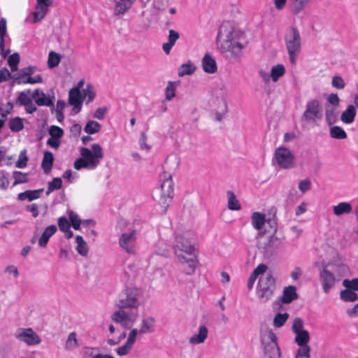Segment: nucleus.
<instances>
[{
    "label": "nucleus",
    "mask_w": 358,
    "mask_h": 358,
    "mask_svg": "<svg viewBox=\"0 0 358 358\" xmlns=\"http://www.w3.org/2000/svg\"><path fill=\"white\" fill-rule=\"evenodd\" d=\"M286 47L290 62L295 63L296 56L301 50V36L296 28H292L285 36Z\"/></svg>",
    "instance_id": "nucleus-11"
},
{
    "label": "nucleus",
    "mask_w": 358,
    "mask_h": 358,
    "mask_svg": "<svg viewBox=\"0 0 358 358\" xmlns=\"http://www.w3.org/2000/svg\"><path fill=\"white\" fill-rule=\"evenodd\" d=\"M13 104L10 101L8 102L4 107H0V114L3 117H6L13 110Z\"/></svg>",
    "instance_id": "nucleus-64"
},
{
    "label": "nucleus",
    "mask_w": 358,
    "mask_h": 358,
    "mask_svg": "<svg viewBox=\"0 0 358 358\" xmlns=\"http://www.w3.org/2000/svg\"><path fill=\"white\" fill-rule=\"evenodd\" d=\"M194 234L181 224L174 228V250L177 262L182 272L192 275L198 266L195 248L192 243Z\"/></svg>",
    "instance_id": "nucleus-1"
},
{
    "label": "nucleus",
    "mask_w": 358,
    "mask_h": 358,
    "mask_svg": "<svg viewBox=\"0 0 358 358\" xmlns=\"http://www.w3.org/2000/svg\"><path fill=\"white\" fill-rule=\"evenodd\" d=\"M179 34L173 29L169 31L168 42L163 44V50L166 54H169L171 49L176 41L179 38Z\"/></svg>",
    "instance_id": "nucleus-30"
},
{
    "label": "nucleus",
    "mask_w": 358,
    "mask_h": 358,
    "mask_svg": "<svg viewBox=\"0 0 358 358\" xmlns=\"http://www.w3.org/2000/svg\"><path fill=\"white\" fill-rule=\"evenodd\" d=\"M62 180L60 178H55L52 181L48 182V188L46 194L49 195L55 189H59L62 187Z\"/></svg>",
    "instance_id": "nucleus-46"
},
{
    "label": "nucleus",
    "mask_w": 358,
    "mask_h": 358,
    "mask_svg": "<svg viewBox=\"0 0 358 358\" xmlns=\"http://www.w3.org/2000/svg\"><path fill=\"white\" fill-rule=\"evenodd\" d=\"M141 292L136 288H127L119 296L117 302L118 310L111 315V320L120 324L126 329H130L138 316Z\"/></svg>",
    "instance_id": "nucleus-2"
},
{
    "label": "nucleus",
    "mask_w": 358,
    "mask_h": 358,
    "mask_svg": "<svg viewBox=\"0 0 358 358\" xmlns=\"http://www.w3.org/2000/svg\"><path fill=\"white\" fill-rule=\"evenodd\" d=\"M83 96H85V98L87 99V103L92 101L96 95V92H95L94 87L92 85L88 84L87 85L86 89L83 90Z\"/></svg>",
    "instance_id": "nucleus-50"
},
{
    "label": "nucleus",
    "mask_w": 358,
    "mask_h": 358,
    "mask_svg": "<svg viewBox=\"0 0 358 358\" xmlns=\"http://www.w3.org/2000/svg\"><path fill=\"white\" fill-rule=\"evenodd\" d=\"M268 266L266 264H261L252 271L248 281V287L249 289L252 288L257 277L261 274H264Z\"/></svg>",
    "instance_id": "nucleus-25"
},
{
    "label": "nucleus",
    "mask_w": 358,
    "mask_h": 358,
    "mask_svg": "<svg viewBox=\"0 0 358 358\" xmlns=\"http://www.w3.org/2000/svg\"><path fill=\"white\" fill-rule=\"evenodd\" d=\"M274 161L281 169H291L295 167V157L292 152L287 148L280 147L274 152Z\"/></svg>",
    "instance_id": "nucleus-10"
},
{
    "label": "nucleus",
    "mask_w": 358,
    "mask_h": 358,
    "mask_svg": "<svg viewBox=\"0 0 358 358\" xmlns=\"http://www.w3.org/2000/svg\"><path fill=\"white\" fill-rule=\"evenodd\" d=\"M341 299L344 301H355L358 299V295L355 292V291L345 288V289L343 290L340 293Z\"/></svg>",
    "instance_id": "nucleus-38"
},
{
    "label": "nucleus",
    "mask_w": 358,
    "mask_h": 358,
    "mask_svg": "<svg viewBox=\"0 0 358 358\" xmlns=\"http://www.w3.org/2000/svg\"><path fill=\"white\" fill-rule=\"evenodd\" d=\"M85 96L77 89H71L69 92V103L73 106V112L78 113L82 108Z\"/></svg>",
    "instance_id": "nucleus-16"
},
{
    "label": "nucleus",
    "mask_w": 358,
    "mask_h": 358,
    "mask_svg": "<svg viewBox=\"0 0 358 358\" xmlns=\"http://www.w3.org/2000/svg\"><path fill=\"white\" fill-rule=\"evenodd\" d=\"M78 346L76 334L75 332H71L66 340V348L67 350H73L76 348Z\"/></svg>",
    "instance_id": "nucleus-48"
},
{
    "label": "nucleus",
    "mask_w": 358,
    "mask_h": 358,
    "mask_svg": "<svg viewBox=\"0 0 358 358\" xmlns=\"http://www.w3.org/2000/svg\"><path fill=\"white\" fill-rule=\"evenodd\" d=\"M32 98L34 99L35 103L39 106H52L54 96H47L45 94L41 91L39 89H36L32 94Z\"/></svg>",
    "instance_id": "nucleus-17"
},
{
    "label": "nucleus",
    "mask_w": 358,
    "mask_h": 358,
    "mask_svg": "<svg viewBox=\"0 0 358 358\" xmlns=\"http://www.w3.org/2000/svg\"><path fill=\"white\" fill-rule=\"evenodd\" d=\"M13 176L15 179L13 185L28 182L27 173H23L20 171H15Z\"/></svg>",
    "instance_id": "nucleus-54"
},
{
    "label": "nucleus",
    "mask_w": 358,
    "mask_h": 358,
    "mask_svg": "<svg viewBox=\"0 0 358 358\" xmlns=\"http://www.w3.org/2000/svg\"><path fill=\"white\" fill-rule=\"evenodd\" d=\"M208 330L205 325L199 327L198 333L192 335L189 338V343L192 345L203 343L208 337Z\"/></svg>",
    "instance_id": "nucleus-18"
},
{
    "label": "nucleus",
    "mask_w": 358,
    "mask_h": 358,
    "mask_svg": "<svg viewBox=\"0 0 358 358\" xmlns=\"http://www.w3.org/2000/svg\"><path fill=\"white\" fill-rule=\"evenodd\" d=\"M196 67L190 62L183 64L178 70V76L182 77L186 75H192L195 71Z\"/></svg>",
    "instance_id": "nucleus-40"
},
{
    "label": "nucleus",
    "mask_w": 358,
    "mask_h": 358,
    "mask_svg": "<svg viewBox=\"0 0 358 358\" xmlns=\"http://www.w3.org/2000/svg\"><path fill=\"white\" fill-rule=\"evenodd\" d=\"M292 329L294 333L305 331L303 329V322L300 317L294 318L292 327Z\"/></svg>",
    "instance_id": "nucleus-58"
},
{
    "label": "nucleus",
    "mask_w": 358,
    "mask_h": 358,
    "mask_svg": "<svg viewBox=\"0 0 358 358\" xmlns=\"http://www.w3.org/2000/svg\"><path fill=\"white\" fill-rule=\"evenodd\" d=\"M49 134L50 136L54 137L55 138H61L64 134V131L62 128L52 125L50 127Z\"/></svg>",
    "instance_id": "nucleus-55"
},
{
    "label": "nucleus",
    "mask_w": 358,
    "mask_h": 358,
    "mask_svg": "<svg viewBox=\"0 0 358 358\" xmlns=\"http://www.w3.org/2000/svg\"><path fill=\"white\" fill-rule=\"evenodd\" d=\"M43 192V189H38L35 190H27L24 192H21L18 194L17 199L20 201H24L26 199L31 201L34 199H38L41 196V194Z\"/></svg>",
    "instance_id": "nucleus-27"
},
{
    "label": "nucleus",
    "mask_w": 358,
    "mask_h": 358,
    "mask_svg": "<svg viewBox=\"0 0 358 358\" xmlns=\"http://www.w3.org/2000/svg\"><path fill=\"white\" fill-rule=\"evenodd\" d=\"M29 93L30 90L21 92L16 99V104L20 106H24L28 103V102H30L31 99L29 96Z\"/></svg>",
    "instance_id": "nucleus-49"
},
{
    "label": "nucleus",
    "mask_w": 358,
    "mask_h": 358,
    "mask_svg": "<svg viewBox=\"0 0 358 358\" xmlns=\"http://www.w3.org/2000/svg\"><path fill=\"white\" fill-rule=\"evenodd\" d=\"M310 0H290L291 13L298 15L309 3Z\"/></svg>",
    "instance_id": "nucleus-33"
},
{
    "label": "nucleus",
    "mask_w": 358,
    "mask_h": 358,
    "mask_svg": "<svg viewBox=\"0 0 358 358\" xmlns=\"http://www.w3.org/2000/svg\"><path fill=\"white\" fill-rule=\"evenodd\" d=\"M289 317L288 313H278L273 319V325L275 327H281Z\"/></svg>",
    "instance_id": "nucleus-47"
},
{
    "label": "nucleus",
    "mask_w": 358,
    "mask_h": 358,
    "mask_svg": "<svg viewBox=\"0 0 358 358\" xmlns=\"http://www.w3.org/2000/svg\"><path fill=\"white\" fill-rule=\"evenodd\" d=\"M81 157L74 162V168L76 170L81 169H94L100 163L103 157V149L100 145L95 143L91 149L81 148L80 150Z\"/></svg>",
    "instance_id": "nucleus-4"
},
{
    "label": "nucleus",
    "mask_w": 358,
    "mask_h": 358,
    "mask_svg": "<svg viewBox=\"0 0 358 358\" xmlns=\"http://www.w3.org/2000/svg\"><path fill=\"white\" fill-rule=\"evenodd\" d=\"M15 337L28 345H38L41 342L38 335L31 328L18 329Z\"/></svg>",
    "instance_id": "nucleus-13"
},
{
    "label": "nucleus",
    "mask_w": 358,
    "mask_h": 358,
    "mask_svg": "<svg viewBox=\"0 0 358 358\" xmlns=\"http://www.w3.org/2000/svg\"><path fill=\"white\" fill-rule=\"evenodd\" d=\"M275 289V278L271 273L261 277L258 282L257 294L262 301H268Z\"/></svg>",
    "instance_id": "nucleus-9"
},
{
    "label": "nucleus",
    "mask_w": 358,
    "mask_h": 358,
    "mask_svg": "<svg viewBox=\"0 0 358 358\" xmlns=\"http://www.w3.org/2000/svg\"><path fill=\"white\" fill-rule=\"evenodd\" d=\"M202 67L203 71L208 73H214L217 71V64L215 59L208 54L203 57Z\"/></svg>",
    "instance_id": "nucleus-23"
},
{
    "label": "nucleus",
    "mask_w": 358,
    "mask_h": 358,
    "mask_svg": "<svg viewBox=\"0 0 358 358\" xmlns=\"http://www.w3.org/2000/svg\"><path fill=\"white\" fill-rule=\"evenodd\" d=\"M101 129V124L93 120L89 121L85 127V131L90 134H94L99 131Z\"/></svg>",
    "instance_id": "nucleus-44"
},
{
    "label": "nucleus",
    "mask_w": 358,
    "mask_h": 358,
    "mask_svg": "<svg viewBox=\"0 0 358 358\" xmlns=\"http://www.w3.org/2000/svg\"><path fill=\"white\" fill-rule=\"evenodd\" d=\"M57 228L56 225L52 224L46 227L38 239V245L41 248L46 247L50 238L55 234Z\"/></svg>",
    "instance_id": "nucleus-21"
},
{
    "label": "nucleus",
    "mask_w": 358,
    "mask_h": 358,
    "mask_svg": "<svg viewBox=\"0 0 358 358\" xmlns=\"http://www.w3.org/2000/svg\"><path fill=\"white\" fill-rule=\"evenodd\" d=\"M330 136L336 139H345L347 134L343 129L338 126H334L330 129Z\"/></svg>",
    "instance_id": "nucleus-39"
},
{
    "label": "nucleus",
    "mask_w": 358,
    "mask_h": 358,
    "mask_svg": "<svg viewBox=\"0 0 358 358\" xmlns=\"http://www.w3.org/2000/svg\"><path fill=\"white\" fill-rule=\"evenodd\" d=\"M298 345L299 348L296 352L295 358H310V348L308 345V344Z\"/></svg>",
    "instance_id": "nucleus-42"
},
{
    "label": "nucleus",
    "mask_w": 358,
    "mask_h": 358,
    "mask_svg": "<svg viewBox=\"0 0 358 358\" xmlns=\"http://www.w3.org/2000/svg\"><path fill=\"white\" fill-rule=\"evenodd\" d=\"M76 243L77 244L76 250L78 254L83 257H86L89 252V248L87 242L84 241L81 236L78 235L76 237Z\"/></svg>",
    "instance_id": "nucleus-34"
},
{
    "label": "nucleus",
    "mask_w": 358,
    "mask_h": 358,
    "mask_svg": "<svg viewBox=\"0 0 358 358\" xmlns=\"http://www.w3.org/2000/svg\"><path fill=\"white\" fill-rule=\"evenodd\" d=\"M251 220L252 226L257 230H260L266 223L265 215L259 212L253 213Z\"/></svg>",
    "instance_id": "nucleus-35"
},
{
    "label": "nucleus",
    "mask_w": 358,
    "mask_h": 358,
    "mask_svg": "<svg viewBox=\"0 0 358 358\" xmlns=\"http://www.w3.org/2000/svg\"><path fill=\"white\" fill-rule=\"evenodd\" d=\"M43 78L41 75H37L34 77L29 76V78H26V80H23L22 81H17L18 84L22 83V84H36V83H43Z\"/></svg>",
    "instance_id": "nucleus-59"
},
{
    "label": "nucleus",
    "mask_w": 358,
    "mask_h": 358,
    "mask_svg": "<svg viewBox=\"0 0 358 358\" xmlns=\"http://www.w3.org/2000/svg\"><path fill=\"white\" fill-rule=\"evenodd\" d=\"M20 62V55L18 53L11 55L8 59V64L10 67L12 71H15L17 69V64Z\"/></svg>",
    "instance_id": "nucleus-52"
},
{
    "label": "nucleus",
    "mask_w": 358,
    "mask_h": 358,
    "mask_svg": "<svg viewBox=\"0 0 358 358\" xmlns=\"http://www.w3.org/2000/svg\"><path fill=\"white\" fill-rule=\"evenodd\" d=\"M83 358H114L109 355L101 354L97 348H86L84 350Z\"/></svg>",
    "instance_id": "nucleus-28"
},
{
    "label": "nucleus",
    "mask_w": 358,
    "mask_h": 358,
    "mask_svg": "<svg viewBox=\"0 0 358 358\" xmlns=\"http://www.w3.org/2000/svg\"><path fill=\"white\" fill-rule=\"evenodd\" d=\"M6 35V20L1 18L0 20V50L3 57H6L9 53L10 50L4 52V36Z\"/></svg>",
    "instance_id": "nucleus-26"
},
{
    "label": "nucleus",
    "mask_w": 358,
    "mask_h": 358,
    "mask_svg": "<svg viewBox=\"0 0 358 358\" xmlns=\"http://www.w3.org/2000/svg\"><path fill=\"white\" fill-rule=\"evenodd\" d=\"M136 231L132 229L120 235L119 245L127 253L134 254L136 252Z\"/></svg>",
    "instance_id": "nucleus-12"
},
{
    "label": "nucleus",
    "mask_w": 358,
    "mask_h": 358,
    "mask_svg": "<svg viewBox=\"0 0 358 358\" xmlns=\"http://www.w3.org/2000/svg\"><path fill=\"white\" fill-rule=\"evenodd\" d=\"M285 73V69L282 64H278L271 68V78L273 82H276Z\"/></svg>",
    "instance_id": "nucleus-36"
},
{
    "label": "nucleus",
    "mask_w": 358,
    "mask_h": 358,
    "mask_svg": "<svg viewBox=\"0 0 358 358\" xmlns=\"http://www.w3.org/2000/svg\"><path fill=\"white\" fill-rule=\"evenodd\" d=\"M160 180L161 185L159 187L155 189L153 197L166 210L173 196L172 176L168 172H164L160 176Z\"/></svg>",
    "instance_id": "nucleus-6"
},
{
    "label": "nucleus",
    "mask_w": 358,
    "mask_h": 358,
    "mask_svg": "<svg viewBox=\"0 0 358 358\" xmlns=\"http://www.w3.org/2000/svg\"><path fill=\"white\" fill-rule=\"evenodd\" d=\"M133 344L126 341L125 344L116 350L117 354L120 356L127 355L133 347Z\"/></svg>",
    "instance_id": "nucleus-57"
},
{
    "label": "nucleus",
    "mask_w": 358,
    "mask_h": 358,
    "mask_svg": "<svg viewBox=\"0 0 358 358\" xmlns=\"http://www.w3.org/2000/svg\"><path fill=\"white\" fill-rule=\"evenodd\" d=\"M176 86L174 83L169 81L167 84V86L165 89V94L166 99L167 101H171L176 96Z\"/></svg>",
    "instance_id": "nucleus-53"
},
{
    "label": "nucleus",
    "mask_w": 358,
    "mask_h": 358,
    "mask_svg": "<svg viewBox=\"0 0 358 358\" xmlns=\"http://www.w3.org/2000/svg\"><path fill=\"white\" fill-rule=\"evenodd\" d=\"M135 1L136 0H117L114 8L115 15H120L124 14L131 8Z\"/></svg>",
    "instance_id": "nucleus-20"
},
{
    "label": "nucleus",
    "mask_w": 358,
    "mask_h": 358,
    "mask_svg": "<svg viewBox=\"0 0 358 358\" xmlns=\"http://www.w3.org/2000/svg\"><path fill=\"white\" fill-rule=\"evenodd\" d=\"M343 285L345 288H349L353 291H357L358 290V278H355V279H352V280L345 279L343 281Z\"/></svg>",
    "instance_id": "nucleus-60"
},
{
    "label": "nucleus",
    "mask_w": 358,
    "mask_h": 358,
    "mask_svg": "<svg viewBox=\"0 0 358 358\" xmlns=\"http://www.w3.org/2000/svg\"><path fill=\"white\" fill-rule=\"evenodd\" d=\"M155 319L153 317H144L141 323L139 334H150L155 330Z\"/></svg>",
    "instance_id": "nucleus-19"
},
{
    "label": "nucleus",
    "mask_w": 358,
    "mask_h": 358,
    "mask_svg": "<svg viewBox=\"0 0 358 358\" xmlns=\"http://www.w3.org/2000/svg\"><path fill=\"white\" fill-rule=\"evenodd\" d=\"M260 341L264 350V358H280L277 336L267 324H262L260 327Z\"/></svg>",
    "instance_id": "nucleus-5"
},
{
    "label": "nucleus",
    "mask_w": 358,
    "mask_h": 358,
    "mask_svg": "<svg viewBox=\"0 0 358 358\" xmlns=\"http://www.w3.org/2000/svg\"><path fill=\"white\" fill-rule=\"evenodd\" d=\"M320 280L322 285L324 292L327 294L335 285L336 278L333 272L327 266H324L320 271Z\"/></svg>",
    "instance_id": "nucleus-14"
},
{
    "label": "nucleus",
    "mask_w": 358,
    "mask_h": 358,
    "mask_svg": "<svg viewBox=\"0 0 358 358\" xmlns=\"http://www.w3.org/2000/svg\"><path fill=\"white\" fill-rule=\"evenodd\" d=\"M228 208L232 210H238L241 209V205L233 192H227Z\"/></svg>",
    "instance_id": "nucleus-37"
},
{
    "label": "nucleus",
    "mask_w": 358,
    "mask_h": 358,
    "mask_svg": "<svg viewBox=\"0 0 358 358\" xmlns=\"http://www.w3.org/2000/svg\"><path fill=\"white\" fill-rule=\"evenodd\" d=\"M352 210V207L350 203L341 202L333 208L334 214L336 216H341L344 214H348Z\"/></svg>",
    "instance_id": "nucleus-31"
},
{
    "label": "nucleus",
    "mask_w": 358,
    "mask_h": 358,
    "mask_svg": "<svg viewBox=\"0 0 358 358\" xmlns=\"http://www.w3.org/2000/svg\"><path fill=\"white\" fill-rule=\"evenodd\" d=\"M9 127L12 131L17 132L23 129L24 125L22 120L17 117L9 121Z\"/></svg>",
    "instance_id": "nucleus-45"
},
{
    "label": "nucleus",
    "mask_w": 358,
    "mask_h": 358,
    "mask_svg": "<svg viewBox=\"0 0 358 358\" xmlns=\"http://www.w3.org/2000/svg\"><path fill=\"white\" fill-rule=\"evenodd\" d=\"M331 85L338 90H343L345 84L341 76H335L332 78Z\"/></svg>",
    "instance_id": "nucleus-56"
},
{
    "label": "nucleus",
    "mask_w": 358,
    "mask_h": 358,
    "mask_svg": "<svg viewBox=\"0 0 358 358\" xmlns=\"http://www.w3.org/2000/svg\"><path fill=\"white\" fill-rule=\"evenodd\" d=\"M295 334V342L297 343V345L308 343L310 341V335L308 331L305 330Z\"/></svg>",
    "instance_id": "nucleus-43"
},
{
    "label": "nucleus",
    "mask_w": 358,
    "mask_h": 358,
    "mask_svg": "<svg viewBox=\"0 0 358 358\" xmlns=\"http://www.w3.org/2000/svg\"><path fill=\"white\" fill-rule=\"evenodd\" d=\"M356 116V108L354 105H349L347 108L341 113V120L347 124L354 122Z\"/></svg>",
    "instance_id": "nucleus-24"
},
{
    "label": "nucleus",
    "mask_w": 358,
    "mask_h": 358,
    "mask_svg": "<svg viewBox=\"0 0 358 358\" xmlns=\"http://www.w3.org/2000/svg\"><path fill=\"white\" fill-rule=\"evenodd\" d=\"M257 239L258 248L267 258L275 255L282 245L281 240L273 235L265 236L259 232Z\"/></svg>",
    "instance_id": "nucleus-7"
},
{
    "label": "nucleus",
    "mask_w": 358,
    "mask_h": 358,
    "mask_svg": "<svg viewBox=\"0 0 358 358\" xmlns=\"http://www.w3.org/2000/svg\"><path fill=\"white\" fill-rule=\"evenodd\" d=\"M27 161H28V157L26 155V151L24 150V151L21 152V153L19 156V159L17 161L15 166H16V167L20 168V169L24 168L27 166Z\"/></svg>",
    "instance_id": "nucleus-61"
},
{
    "label": "nucleus",
    "mask_w": 358,
    "mask_h": 358,
    "mask_svg": "<svg viewBox=\"0 0 358 358\" xmlns=\"http://www.w3.org/2000/svg\"><path fill=\"white\" fill-rule=\"evenodd\" d=\"M340 99L337 94H330L327 98V102L326 104H331L332 106L338 107Z\"/></svg>",
    "instance_id": "nucleus-63"
},
{
    "label": "nucleus",
    "mask_w": 358,
    "mask_h": 358,
    "mask_svg": "<svg viewBox=\"0 0 358 358\" xmlns=\"http://www.w3.org/2000/svg\"><path fill=\"white\" fill-rule=\"evenodd\" d=\"M69 220L74 229L78 230L82 222L78 215L72 210L69 211Z\"/></svg>",
    "instance_id": "nucleus-51"
},
{
    "label": "nucleus",
    "mask_w": 358,
    "mask_h": 358,
    "mask_svg": "<svg viewBox=\"0 0 358 358\" xmlns=\"http://www.w3.org/2000/svg\"><path fill=\"white\" fill-rule=\"evenodd\" d=\"M35 10L32 12L33 22L36 23L42 20L48 12L52 0H36Z\"/></svg>",
    "instance_id": "nucleus-15"
},
{
    "label": "nucleus",
    "mask_w": 358,
    "mask_h": 358,
    "mask_svg": "<svg viewBox=\"0 0 358 358\" xmlns=\"http://www.w3.org/2000/svg\"><path fill=\"white\" fill-rule=\"evenodd\" d=\"M61 60V55L53 51L48 55V66L50 69H52L58 66Z\"/></svg>",
    "instance_id": "nucleus-41"
},
{
    "label": "nucleus",
    "mask_w": 358,
    "mask_h": 358,
    "mask_svg": "<svg viewBox=\"0 0 358 358\" xmlns=\"http://www.w3.org/2000/svg\"><path fill=\"white\" fill-rule=\"evenodd\" d=\"M54 162L53 154L50 151H45L41 163L42 169L45 173H49L52 169Z\"/></svg>",
    "instance_id": "nucleus-29"
},
{
    "label": "nucleus",
    "mask_w": 358,
    "mask_h": 358,
    "mask_svg": "<svg viewBox=\"0 0 358 358\" xmlns=\"http://www.w3.org/2000/svg\"><path fill=\"white\" fill-rule=\"evenodd\" d=\"M243 36L231 23L224 22L220 27L217 44L222 52H229L231 57L238 59L244 48L241 42Z\"/></svg>",
    "instance_id": "nucleus-3"
},
{
    "label": "nucleus",
    "mask_w": 358,
    "mask_h": 358,
    "mask_svg": "<svg viewBox=\"0 0 358 358\" xmlns=\"http://www.w3.org/2000/svg\"><path fill=\"white\" fill-rule=\"evenodd\" d=\"M322 119V106L317 99H312L307 102L306 109L301 117L302 127L308 124H315Z\"/></svg>",
    "instance_id": "nucleus-8"
},
{
    "label": "nucleus",
    "mask_w": 358,
    "mask_h": 358,
    "mask_svg": "<svg viewBox=\"0 0 358 358\" xmlns=\"http://www.w3.org/2000/svg\"><path fill=\"white\" fill-rule=\"evenodd\" d=\"M298 295L296 292V287L294 286H289L284 289L282 301L285 303H289L292 301L296 299Z\"/></svg>",
    "instance_id": "nucleus-32"
},
{
    "label": "nucleus",
    "mask_w": 358,
    "mask_h": 358,
    "mask_svg": "<svg viewBox=\"0 0 358 358\" xmlns=\"http://www.w3.org/2000/svg\"><path fill=\"white\" fill-rule=\"evenodd\" d=\"M338 107L331 104H325V118L329 125L334 124L337 120Z\"/></svg>",
    "instance_id": "nucleus-22"
},
{
    "label": "nucleus",
    "mask_w": 358,
    "mask_h": 358,
    "mask_svg": "<svg viewBox=\"0 0 358 358\" xmlns=\"http://www.w3.org/2000/svg\"><path fill=\"white\" fill-rule=\"evenodd\" d=\"M311 182L309 178H306L305 180H301L299 183V190L305 193L310 189Z\"/></svg>",
    "instance_id": "nucleus-62"
}]
</instances>
